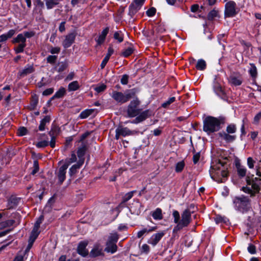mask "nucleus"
<instances>
[{"mask_svg": "<svg viewBox=\"0 0 261 261\" xmlns=\"http://www.w3.org/2000/svg\"><path fill=\"white\" fill-rule=\"evenodd\" d=\"M38 103V99L36 96H33L32 97V100L30 103V109L34 110L37 106Z\"/></svg>", "mask_w": 261, "mask_h": 261, "instance_id": "nucleus-40", "label": "nucleus"}, {"mask_svg": "<svg viewBox=\"0 0 261 261\" xmlns=\"http://www.w3.org/2000/svg\"><path fill=\"white\" fill-rule=\"evenodd\" d=\"M191 214L189 209L185 210L181 214V219L180 222L174 227V231L179 230L187 227L191 222Z\"/></svg>", "mask_w": 261, "mask_h": 261, "instance_id": "nucleus-9", "label": "nucleus"}, {"mask_svg": "<svg viewBox=\"0 0 261 261\" xmlns=\"http://www.w3.org/2000/svg\"><path fill=\"white\" fill-rule=\"evenodd\" d=\"M54 202L55 201L54 198L51 197L48 201V202L45 207V210H46V209H48V211H50L51 209V205L53 203H54Z\"/></svg>", "mask_w": 261, "mask_h": 261, "instance_id": "nucleus-56", "label": "nucleus"}, {"mask_svg": "<svg viewBox=\"0 0 261 261\" xmlns=\"http://www.w3.org/2000/svg\"><path fill=\"white\" fill-rule=\"evenodd\" d=\"M69 164L65 163L59 169V171L57 173V176L59 180L60 185H61L66 178V170L68 168Z\"/></svg>", "mask_w": 261, "mask_h": 261, "instance_id": "nucleus-15", "label": "nucleus"}, {"mask_svg": "<svg viewBox=\"0 0 261 261\" xmlns=\"http://www.w3.org/2000/svg\"><path fill=\"white\" fill-rule=\"evenodd\" d=\"M253 175L251 176L247 175L246 177V182L247 185L249 187H243L242 190L244 192L250 194V197H253L256 193H259L260 191L259 185L261 184V179L255 177L253 178Z\"/></svg>", "mask_w": 261, "mask_h": 261, "instance_id": "nucleus-4", "label": "nucleus"}, {"mask_svg": "<svg viewBox=\"0 0 261 261\" xmlns=\"http://www.w3.org/2000/svg\"><path fill=\"white\" fill-rule=\"evenodd\" d=\"M200 157V152L195 153L193 156V161L194 164H196L198 163Z\"/></svg>", "mask_w": 261, "mask_h": 261, "instance_id": "nucleus-62", "label": "nucleus"}, {"mask_svg": "<svg viewBox=\"0 0 261 261\" xmlns=\"http://www.w3.org/2000/svg\"><path fill=\"white\" fill-rule=\"evenodd\" d=\"M15 220H7L0 223V229H4L8 227H10L14 224Z\"/></svg>", "mask_w": 261, "mask_h": 261, "instance_id": "nucleus-34", "label": "nucleus"}, {"mask_svg": "<svg viewBox=\"0 0 261 261\" xmlns=\"http://www.w3.org/2000/svg\"><path fill=\"white\" fill-rule=\"evenodd\" d=\"M44 220V216L43 215H41L37 219V220L36 221L35 225L34 227H35L36 228H40V225L41 223H42L43 220Z\"/></svg>", "mask_w": 261, "mask_h": 261, "instance_id": "nucleus-55", "label": "nucleus"}, {"mask_svg": "<svg viewBox=\"0 0 261 261\" xmlns=\"http://www.w3.org/2000/svg\"><path fill=\"white\" fill-rule=\"evenodd\" d=\"M218 14V11L215 10V9L210 11L207 15V18L208 20H212L215 17H217Z\"/></svg>", "mask_w": 261, "mask_h": 261, "instance_id": "nucleus-48", "label": "nucleus"}, {"mask_svg": "<svg viewBox=\"0 0 261 261\" xmlns=\"http://www.w3.org/2000/svg\"><path fill=\"white\" fill-rule=\"evenodd\" d=\"M39 229L38 228H36L35 227H34L32 231H31V235L30 236L34 238L35 239H37L38 236H39V233H40V231H39Z\"/></svg>", "mask_w": 261, "mask_h": 261, "instance_id": "nucleus-52", "label": "nucleus"}, {"mask_svg": "<svg viewBox=\"0 0 261 261\" xmlns=\"http://www.w3.org/2000/svg\"><path fill=\"white\" fill-rule=\"evenodd\" d=\"M185 163L184 161H181L177 163L175 166V171L176 172H180L182 171L185 167Z\"/></svg>", "mask_w": 261, "mask_h": 261, "instance_id": "nucleus-45", "label": "nucleus"}, {"mask_svg": "<svg viewBox=\"0 0 261 261\" xmlns=\"http://www.w3.org/2000/svg\"><path fill=\"white\" fill-rule=\"evenodd\" d=\"M59 4L58 0H46V5L48 9H52Z\"/></svg>", "mask_w": 261, "mask_h": 261, "instance_id": "nucleus-38", "label": "nucleus"}, {"mask_svg": "<svg viewBox=\"0 0 261 261\" xmlns=\"http://www.w3.org/2000/svg\"><path fill=\"white\" fill-rule=\"evenodd\" d=\"M22 34L24 35V38L25 39H27V38H31L35 35V33L33 32H24Z\"/></svg>", "mask_w": 261, "mask_h": 261, "instance_id": "nucleus-63", "label": "nucleus"}, {"mask_svg": "<svg viewBox=\"0 0 261 261\" xmlns=\"http://www.w3.org/2000/svg\"><path fill=\"white\" fill-rule=\"evenodd\" d=\"M12 42L13 44H18L17 46H15L14 48V50L16 54L22 53L24 51V48L27 45L26 39L22 33L19 34L16 37L14 38L12 40Z\"/></svg>", "mask_w": 261, "mask_h": 261, "instance_id": "nucleus-8", "label": "nucleus"}, {"mask_svg": "<svg viewBox=\"0 0 261 261\" xmlns=\"http://www.w3.org/2000/svg\"><path fill=\"white\" fill-rule=\"evenodd\" d=\"M15 30H10L7 33L0 36V42L6 41L8 39L11 38L15 34Z\"/></svg>", "mask_w": 261, "mask_h": 261, "instance_id": "nucleus-26", "label": "nucleus"}, {"mask_svg": "<svg viewBox=\"0 0 261 261\" xmlns=\"http://www.w3.org/2000/svg\"><path fill=\"white\" fill-rule=\"evenodd\" d=\"M165 235V232L161 231L153 234L149 240V243L153 246L156 245L161 238Z\"/></svg>", "mask_w": 261, "mask_h": 261, "instance_id": "nucleus-20", "label": "nucleus"}, {"mask_svg": "<svg viewBox=\"0 0 261 261\" xmlns=\"http://www.w3.org/2000/svg\"><path fill=\"white\" fill-rule=\"evenodd\" d=\"M118 239L119 234L117 232L110 233L106 243L105 251L111 254L115 253L118 249L116 243Z\"/></svg>", "mask_w": 261, "mask_h": 261, "instance_id": "nucleus-5", "label": "nucleus"}, {"mask_svg": "<svg viewBox=\"0 0 261 261\" xmlns=\"http://www.w3.org/2000/svg\"><path fill=\"white\" fill-rule=\"evenodd\" d=\"M133 50L134 49L132 47H128L121 53V55L124 57H127L133 53Z\"/></svg>", "mask_w": 261, "mask_h": 261, "instance_id": "nucleus-44", "label": "nucleus"}, {"mask_svg": "<svg viewBox=\"0 0 261 261\" xmlns=\"http://www.w3.org/2000/svg\"><path fill=\"white\" fill-rule=\"evenodd\" d=\"M175 100V98L174 97H170L168 100L166 101L162 104V107L163 108H166L168 107L171 103L173 102Z\"/></svg>", "mask_w": 261, "mask_h": 261, "instance_id": "nucleus-51", "label": "nucleus"}, {"mask_svg": "<svg viewBox=\"0 0 261 261\" xmlns=\"http://www.w3.org/2000/svg\"><path fill=\"white\" fill-rule=\"evenodd\" d=\"M219 136L227 143L232 142L236 139V135L229 134L225 132H221L218 133Z\"/></svg>", "mask_w": 261, "mask_h": 261, "instance_id": "nucleus-16", "label": "nucleus"}, {"mask_svg": "<svg viewBox=\"0 0 261 261\" xmlns=\"http://www.w3.org/2000/svg\"><path fill=\"white\" fill-rule=\"evenodd\" d=\"M50 121V117L49 116H46L40 121V124L39 126V129L40 131H43L45 129V126L46 123H49Z\"/></svg>", "mask_w": 261, "mask_h": 261, "instance_id": "nucleus-30", "label": "nucleus"}, {"mask_svg": "<svg viewBox=\"0 0 261 261\" xmlns=\"http://www.w3.org/2000/svg\"><path fill=\"white\" fill-rule=\"evenodd\" d=\"M57 56L55 55H49L46 58L47 62L51 64H54L57 59Z\"/></svg>", "mask_w": 261, "mask_h": 261, "instance_id": "nucleus-50", "label": "nucleus"}, {"mask_svg": "<svg viewBox=\"0 0 261 261\" xmlns=\"http://www.w3.org/2000/svg\"><path fill=\"white\" fill-rule=\"evenodd\" d=\"M19 136H22L27 134V129L24 127H20L18 130Z\"/></svg>", "mask_w": 261, "mask_h": 261, "instance_id": "nucleus-58", "label": "nucleus"}, {"mask_svg": "<svg viewBox=\"0 0 261 261\" xmlns=\"http://www.w3.org/2000/svg\"><path fill=\"white\" fill-rule=\"evenodd\" d=\"M39 169V163L37 160H35L33 162V169L31 171V174L32 175H35L37 172H38Z\"/></svg>", "mask_w": 261, "mask_h": 261, "instance_id": "nucleus-47", "label": "nucleus"}, {"mask_svg": "<svg viewBox=\"0 0 261 261\" xmlns=\"http://www.w3.org/2000/svg\"><path fill=\"white\" fill-rule=\"evenodd\" d=\"M76 35V33L72 32L65 36L62 42V45L65 48L69 47L74 43Z\"/></svg>", "mask_w": 261, "mask_h": 261, "instance_id": "nucleus-14", "label": "nucleus"}, {"mask_svg": "<svg viewBox=\"0 0 261 261\" xmlns=\"http://www.w3.org/2000/svg\"><path fill=\"white\" fill-rule=\"evenodd\" d=\"M49 143H49L48 141L43 140L38 142L36 144V146L39 148L45 147L47 146L49 144Z\"/></svg>", "mask_w": 261, "mask_h": 261, "instance_id": "nucleus-53", "label": "nucleus"}, {"mask_svg": "<svg viewBox=\"0 0 261 261\" xmlns=\"http://www.w3.org/2000/svg\"><path fill=\"white\" fill-rule=\"evenodd\" d=\"M152 216L155 220H162L163 218L162 210L160 208H157L152 212Z\"/></svg>", "mask_w": 261, "mask_h": 261, "instance_id": "nucleus-28", "label": "nucleus"}, {"mask_svg": "<svg viewBox=\"0 0 261 261\" xmlns=\"http://www.w3.org/2000/svg\"><path fill=\"white\" fill-rule=\"evenodd\" d=\"M141 103L138 98L132 100L127 106V115L129 118L136 117L130 122L132 123H138L141 122L151 115L149 110H145L141 112V109L139 108Z\"/></svg>", "mask_w": 261, "mask_h": 261, "instance_id": "nucleus-1", "label": "nucleus"}, {"mask_svg": "<svg viewBox=\"0 0 261 261\" xmlns=\"http://www.w3.org/2000/svg\"><path fill=\"white\" fill-rule=\"evenodd\" d=\"M137 92L138 90L136 88L127 90L124 93L113 91L111 96L117 103L123 104L128 101L131 98H135Z\"/></svg>", "mask_w": 261, "mask_h": 261, "instance_id": "nucleus-3", "label": "nucleus"}, {"mask_svg": "<svg viewBox=\"0 0 261 261\" xmlns=\"http://www.w3.org/2000/svg\"><path fill=\"white\" fill-rule=\"evenodd\" d=\"M225 219L226 218L225 217H222L221 216L217 215L215 218V221L217 224L221 222H226Z\"/></svg>", "mask_w": 261, "mask_h": 261, "instance_id": "nucleus-59", "label": "nucleus"}, {"mask_svg": "<svg viewBox=\"0 0 261 261\" xmlns=\"http://www.w3.org/2000/svg\"><path fill=\"white\" fill-rule=\"evenodd\" d=\"M236 167L239 176L241 177H244L246 174V169L239 163L236 164Z\"/></svg>", "mask_w": 261, "mask_h": 261, "instance_id": "nucleus-27", "label": "nucleus"}, {"mask_svg": "<svg viewBox=\"0 0 261 261\" xmlns=\"http://www.w3.org/2000/svg\"><path fill=\"white\" fill-rule=\"evenodd\" d=\"M261 119V111L257 113L254 117L253 119V123L258 124L259 120Z\"/></svg>", "mask_w": 261, "mask_h": 261, "instance_id": "nucleus-60", "label": "nucleus"}, {"mask_svg": "<svg viewBox=\"0 0 261 261\" xmlns=\"http://www.w3.org/2000/svg\"><path fill=\"white\" fill-rule=\"evenodd\" d=\"M66 94V90L63 87H61L59 90L56 92L55 95L51 98L50 100L55 98H60L63 97Z\"/></svg>", "mask_w": 261, "mask_h": 261, "instance_id": "nucleus-29", "label": "nucleus"}, {"mask_svg": "<svg viewBox=\"0 0 261 261\" xmlns=\"http://www.w3.org/2000/svg\"><path fill=\"white\" fill-rule=\"evenodd\" d=\"M237 131V127L235 124H229L226 129V133H228L229 134H234Z\"/></svg>", "mask_w": 261, "mask_h": 261, "instance_id": "nucleus-41", "label": "nucleus"}, {"mask_svg": "<svg viewBox=\"0 0 261 261\" xmlns=\"http://www.w3.org/2000/svg\"><path fill=\"white\" fill-rule=\"evenodd\" d=\"M233 202L236 208L243 213L247 212L250 206V200L244 195L240 197H236Z\"/></svg>", "mask_w": 261, "mask_h": 261, "instance_id": "nucleus-6", "label": "nucleus"}, {"mask_svg": "<svg viewBox=\"0 0 261 261\" xmlns=\"http://www.w3.org/2000/svg\"><path fill=\"white\" fill-rule=\"evenodd\" d=\"M229 81L231 84L234 86L241 85L242 83V80L241 78H239L234 76H230L229 77Z\"/></svg>", "mask_w": 261, "mask_h": 261, "instance_id": "nucleus-32", "label": "nucleus"}, {"mask_svg": "<svg viewBox=\"0 0 261 261\" xmlns=\"http://www.w3.org/2000/svg\"><path fill=\"white\" fill-rule=\"evenodd\" d=\"M135 193H136V191H132L125 194L122 197L123 202H126L130 199L133 197L134 194Z\"/></svg>", "mask_w": 261, "mask_h": 261, "instance_id": "nucleus-42", "label": "nucleus"}, {"mask_svg": "<svg viewBox=\"0 0 261 261\" xmlns=\"http://www.w3.org/2000/svg\"><path fill=\"white\" fill-rule=\"evenodd\" d=\"M104 255L102 246L99 243L94 244L93 248L89 253V256L91 257H96L100 256H104Z\"/></svg>", "mask_w": 261, "mask_h": 261, "instance_id": "nucleus-13", "label": "nucleus"}, {"mask_svg": "<svg viewBox=\"0 0 261 261\" xmlns=\"http://www.w3.org/2000/svg\"><path fill=\"white\" fill-rule=\"evenodd\" d=\"M237 14L236 4L233 1H229L225 4V15L226 17H233Z\"/></svg>", "mask_w": 261, "mask_h": 261, "instance_id": "nucleus-12", "label": "nucleus"}, {"mask_svg": "<svg viewBox=\"0 0 261 261\" xmlns=\"http://www.w3.org/2000/svg\"><path fill=\"white\" fill-rule=\"evenodd\" d=\"M54 92V88H50L46 89L43 92V95L45 96H47L51 94Z\"/></svg>", "mask_w": 261, "mask_h": 261, "instance_id": "nucleus-64", "label": "nucleus"}, {"mask_svg": "<svg viewBox=\"0 0 261 261\" xmlns=\"http://www.w3.org/2000/svg\"><path fill=\"white\" fill-rule=\"evenodd\" d=\"M155 12L156 9L153 7H151L146 11V14L147 15V16L151 17L155 15Z\"/></svg>", "mask_w": 261, "mask_h": 261, "instance_id": "nucleus-57", "label": "nucleus"}, {"mask_svg": "<svg viewBox=\"0 0 261 261\" xmlns=\"http://www.w3.org/2000/svg\"><path fill=\"white\" fill-rule=\"evenodd\" d=\"M80 86L77 81H75L70 83L68 86L69 91H75L79 88Z\"/></svg>", "mask_w": 261, "mask_h": 261, "instance_id": "nucleus-37", "label": "nucleus"}, {"mask_svg": "<svg viewBox=\"0 0 261 261\" xmlns=\"http://www.w3.org/2000/svg\"><path fill=\"white\" fill-rule=\"evenodd\" d=\"M173 217L174 218V222L177 225L180 222V215L179 213L177 211L174 210L173 212Z\"/></svg>", "mask_w": 261, "mask_h": 261, "instance_id": "nucleus-49", "label": "nucleus"}, {"mask_svg": "<svg viewBox=\"0 0 261 261\" xmlns=\"http://www.w3.org/2000/svg\"><path fill=\"white\" fill-rule=\"evenodd\" d=\"M215 91L216 93L223 99L225 98V93L220 85H216L215 86Z\"/></svg>", "mask_w": 261, "mask_h": 261, "instance_id": "nucleus-31", "label": "nucleus"}, {"mask_svg": "<svg viewBox=\"0 0 261 261\" xmlns=\"http://www.w3.org/2000/svg\"><path fill=\"white\" fill-rule=\"evenodd\" d=\"M141 7L135 2L132 3L129 7V14L131 16L135 15L140 9Z\"/></svg>", "mask_w": 261, "mask_h": 261, "instance_id": "nucleus-25", "label": "nucleus"}, {"mask_svg": "<svg viewBox=\"0 0 261 261\" xmlns=\"http://www.w3.org/2000/svg\"><path fill=\"white\" fill-rule=\"evenodd\" d=\"M35 71V68L33 65H29L25 67L24 69L18 72V76L20 78L31 74Z\"/></svg>", "mask_w": 261, "mask_h": 261, "instance_id": "nucleus-19", "label": "nucleus"}, {"mask_svg": "<svg viewBox=\"0 0 261 261\" xmlns=\"http://www.w3.org/2000/svg\"><path fill=\"white\" fill-rule=\"evenodd\" d=\"M94 112L93 109H87L83 111L80 115L79 117L81 119H85L91 115Z\"/></svg>", "mask_w": 261, "mask_h": 261, "instance_id": "nucleus-36", "label": "nucleus"}, {"mask_svg": "<svg viewBox=\"0 0 261 261\" xmlns=\"http://www.w3.org/2000/svg\"><path fill=\"white\" fill-rule=\"evenodd\" d=\"M128 75L127 74H124L122 75V78L121 79V83L122 85H126L128 82Z\"/></svg>", "mask_w": 261, "mask_h": 261, "instance_id": "nucleus-61", "label": "nucleus"}, {"mask_svg": "<svg viewBox=\"0 0 261 261\" xmlns=\"http://www.w3.org/2000/svg\"><path fill=\"white\" fill-rule=\"evenodd\" d=\"M106 88H107L106 85L102 84L100 85H99V86H97V87H96L94 89L97 92L100 93V92L104 91L106 90Z\"/></svg>", "mask_w": 261, "mask_h": 261, "instance_id": "nucleus-54", "label": "nucleus"}, {"mask_svg": "<svg viewBox=\"0 0 261 261\" xmlns=\"http://www.w3.org/2000/svg\"><path fill=\"white\" fill-rule=\"evenodd\" d=\"M157 228V227L156 226L155 227H150L149 229H147V228H144L142 230L139 231L138 233H137V237L138 238H141L145 233H148V232H151L152 231H154L155 230H156Z\"/></svg>", "mask_w": 261, "mask_h": 261, "instance_id": "nucleus-33", "label": "nucleus"}, {"mask_svg": "<svg viewBox=\"0 0 261 261\" xmlns=\"http://www.w3.org/2000/svg\"><path fill=\"white\" fill-rule=\"evenodd\" d=\"M251 67L249 70V73L253 78H256L257 74V69L254 64H251Z\"/></svg>", "mask_w": 261, "mask_h": 261, "instance_id": "nucleus-46", "label": "nucleus"}, {"mask_svg": "<svg viewBox=\"0 0 261 261\" xmlns=\"http://www.w3.org/2000/svg\"><path fill=\"white\" fill-rule=\"evenodd\" d=\"M84 164V160L82 159L79 161L77 164L73 165L69 169V174L72 176L76 173L77 170L81 168L82 165Z\"/></svg>", "mask_w": 261, "mask_h": 261, "instance_id": "nucleus-24", "label": "nucleus"}, {"mask_svg": "<svg viewBox=\"0 0 261 261\" xmlns=\"http://www.w3.org/2000/svg\"><path fill=\"white\" fill-rule=\"evenodd\" d=\"M206 66V62L202 59L199 60L196 65V68L199 70H203L205 69Z\"/></svg>", "mask_w": 261, "mask_h": 261, "instance_id": "nucleus-35", "label": "nucleus"}, {"mask_svg": "<svg viewBox=\"0 0 261 261\" xmlns=\"http://www.w3.org/2000/svg\"><path fill=\"white\" fill-rule=\"evenodd\" d=\"M109 31V28H106L101 32V34L99 36L96 42L98 45L101 44L105 41L106 37L108 34Z\"/></svg>", "mask_w": 261, "mask_h": 261, "instance_id": "nucleus-23", "label": "nucleus"}, {"mask_svg": "<svg viewBox=\"0 0 261 261\" xmlns=\"http://www.w3.org/2000/svg\"><path fill=\"white\" fill-rule=\"evenodd\" d=\"M20 199L15 196H12L8 199V209H11L16 206L19 201Z\"/></svg>", "mask_w": 261, "mask_h": 261, "instance_id": "nucleus-22", "label": "nucleus"}, {"mask_svg": "<svg viewBox=\"0 0 261 261\" xmlns=\"http://www.w3.org/2000/svg\"><path fill=\"white\" fill-rule=\"evenodd\" d=\"M68 66V64L66 61L59 62L57 67H58V71L61 72L65 70Z\"/></svg>", "mask_w": 261, "mask_h": 261, "instance_id": "nucleus-39", "label": "nucleus"}, {"mask_svg": "<svg viewBox=\"0 0 261 261\" xmlns=\"http://www.w3.org/2000/svg\"><path fill=\"white\" fill-rule=\"evenodd\" d=\"M87 149V145L85 143L83 142L81 146L79 148L77 151V156L79 158V161H81L82 159L84 160V161H85L84 155Z\"/></svg>", "mask_w": 261, "mask_h": 261, "instance_id": "nucleus-21", "label": "nucleus"}, {"mask_svg": "<svg viewBox=\"0 0 261 261\" xmlns=\"http://www.w3.org/2000/svg\"><path fill=\"white\" fill-rule=\"evenodd\" d=\"M61 132L60 127L56 123L53 122L51 124L50 130L48 132V135L51 137L49 143L51 147L54 148L55 147L56 137L60 134Z\"/></svg>", "mask_w": 261, "mask_h": 261, "instance_id": "nucleus-10", "label": "nucleus"}, {"mask_svg": "<svg viewBox=\"0 0 261 261\" xmlns=\"http://www.w3.org/2000/svg\"><path fill=\"white\" fill-rule=\"evenodd\" d=\"M114 38L115 40H118V42H122L123 40V35L122 34L121 32L117 31L114 34Z\"/></svg>", "mask_w": 261, "mask_h": 261, "instance_id": "nucleus-43", "label": "nucleus"}, {"mask_svg": "<svg viewBox=\"0 0 261 261\" xmlns=\"http://www.w3.org/2000/svg\"><path fill=\"white\" fill-rule=\"evenodd\" d=\"M115 139L118 140L120 137L132 136L137 133L136 130H131L127 127L119 126L116 129Z\"/></svg>", "mask_w": 261, "mask_h": 261, "instance_id": "nucleus-11", "label": "nucleus"}, {"mask_svg": "<svg viewBox=\"0 0 261 261\" xmlns=\"http://www.w3.org/2000/svg\"><path fill=\"white\" fill-rule=\"evenodd\" d=\"M226 118L224 116H219L217 118L207 116L203 120V129L210 135L220 130L222 127L221 125L224 124Z\"/></svg>", "mask_w": 261, "mask_h": 261, "instance_id": "nucleus-2", "label": "nucleus"}, {"mask_svg": "<svg viewBox=\"0 0 261 261\" xmlns=\"http://www.w3.org/2000/svg\"><path fill=\"white\" fill-rule=\"evenodd\" d=\"M87 245L88 242H81L77 246V253L83 257H85L88 254V250L86 249Z\"/></svg>", "mask_w": 261, "mask_h": 261, "instance_id": "nucleus-17", "label": "nucleus"}, {"mask_svg": "<svg viewBox=\"0 0 261 261\" xmlns=\"http://www.w3.org/2000/svg\"><path fill=\"white\" fill-rule=\"evenodd\" d=\"M142 204L139 200H134L132 205L129 207L130 211L132 213L135 214H139L141 213V208Z\"/></svg>", "mask_w": 261, "mask_h": 261, "instance_id": "nucleus-18", "label": "nucleus"}, {"mask_svg": "<svg viewBox=\"0 0 261 261\" xmlns=\"http://www.w3.org/2000/svg\"><path fill=\"white\" fill-rule=\"evenodd\" d=\"M210 173L211 177L219 183L225 182L228 175V172L224 169L220 170L218 166L211 168Z\"/></svg>", "mask_w": 261, "mask_h": 261, "instance_id": "nucleus-7", "label": "nucleus"}]
</instances>
